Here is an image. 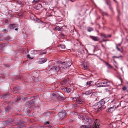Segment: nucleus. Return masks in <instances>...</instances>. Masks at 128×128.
I'll return each instance as SVG.
<instances>
[{
  "instance_id": "f257e3e1",
  "label": "nucleus",
  "mask_w": 128,
  "mask_h": 128,
  "mask_svg": "<svg viewBox=\"0 0 128 128\" xmlns=\"http://www.w3.org/2000/svg\"><path fill=\"white\" fill-rule=\"evenodd\" d=\"M111 84V82L103 80L97 83V86L98 87H106L109 86Z\"/></svg>"
},
{
  "instance_id": "f03ea898",
  "label": "nucleus",
  "mask_w": 128,
  "mask_h": 128,
  "mask_svg": "<svg viewBox=\"0 0 128 128\" xmlns=\"http://www.w3.org/2000/svg\"><path fill=\"white\" fill-rule=\"evenodd\" d=\"M93 108L95 110H96V111L98 112L100 111L102 109L98 105V104L97 103L95 104L92 106Z\"/></svg>"
},
{
  "instance_id": "7ed1b4c3",
  "label": "nucleus",
  "mask_w": 128,
  "mask_h": 128,
  "mask_svg": "<svg viewBox=\"0 0 128 128\" xmlns=\"http://www.w3.org/2000/svg\"><path fill=\"white\" fill-rule=\"evenodd\" d=\"M97 103L98 104V105L101 108H105V106L104 105L105 104V102L103 99L101 100L99 102H97Z\"/></svg>"
},
{
  "instance_id": "20e7f679",
  "label": "nucleus",
  "mask_w": 128,
  "mask_h": 128,
  "mask_svg": "<svg viewBox=\"0 0 128 128\" xmlns=\"http://www.w3.org/2000/svg\"><path fill=\"white\" fill-rule=\"evenodd\" d=\"M58 116L60 118H63L66 116V113L64 111H62L58 114Z\"/></svg>"
},
{
  "instance_id": "39448f33",
  "label": "nucleus",
  "mask_w": 128,
  "mask_h": 128,
  "mask_svg": "<svg viewBox=\"0 0 128 128\" xmlns=\"http://www.w3.org/2000/svg\"><path fill=\"white\" fill-rule=\"evenodd\" d=\"M83 120L84 122L87 124L90 123L92 121L91 119L88 117H85L84 118H83Z\"/></svg>"
},
{
  "instance_id": "423d86ee",
  "label": "nucleus",
  "mask_w": 128,
  "mask_h": 128,
  "mask_svg": "<svg viewBox=\"0 0 128 128\" xmlns=\"http://www.w3.org/2000/svg\"><path fill=\"white\" fill-rule=\"evenodd\" d=\"M72 100H74V102H77V101L78 102V103L81 104L83 102V101L80 99H78V98L77 97H75L72 98Z\"/></svg>"
},
{
  "instance_id": "0eeeda50",
  "label": "nucleus",
  "mask_w": 128,
  "mask_h": 128,
  "mask_svg": "<svg viewBox=\"0 0 128 128\" xmlns=\"http://www.w3.org/2000/svg\"><path fill=\"white\" fill-rule=\"evenodd\" d=\"M93 128H99V125L98 124V120H96L94 121V124L93 125Z\"/></svg>"
},
{
  "instance_id": "6e6552de",
  "label": "nucleus",
  "mask_w": 128,
  "mask_h": 128,
  "mask_svg": "<svg viewBox=\"0 0 128 128\" xmlns=\"http://www.w3.org/2000/svg\"><path fill=\"white\" fill-rule=\"evenodd\" d=\"M46 61V58H40L38 60V63L40 64H42L45 62Z\"/></svg>"
},
{
  "instance_id": "1a4fd4ad",
  "label": "nucleus",
  "mask_w": 128,
  "mask_h": 128,
  "mask_svg": "<svg viewBox=\"0 0 128 128\" xmlns=\"http://www.w3.org/2000/svg\"><path fill=\"white\" fill-rule=\"evenodd\" d=\"M116 108V107L114 106L112 107H110L106 110V112H112L114 111Z\"/></svg>"
},
{
  "instance_id": "9d476101",
  "label": "nucleus",
  "mask_w": 128,
  "mask_h": 128,
  "mask_svg": "<svg viewBox=\"0 0 128 128\" xmlns=\"http://www.w3.org/2000/svg\"><path fill=\"white\" fill-rule=\"evenodd\" d=\"M51 70L54 71L56 72L58 71L60 69V67L58 66H52L51 68Z\"/></svg>"
},
{
  "instance_id": "9b49d317",
  "label": "nucleus",
  "mask_w": 128,
  "mask_h": 128,
  "mask_svg": "<svg viewBox=\"0 0 128 128\" xmlns=\"http://www.w3.org/2000/svg\"><path fill=\"white\" fill-rule=\"evenodd\" d=\"M68 66V64H66V62H64L62 64L61 68L62 69H65L67 68Z\"/></svg>"
},
{
  "instance_id": "f8f14e48",
  "label": "nucleus",
  "mask_w": 128,
  "mask_h": 128,
  "mask_svg": "<svg viewBox=\"0 0 128 128\" xmlns=\"http://www.w3.org/2000/svg\"><path fill=\"white\" fill-rule=\"evenodd\" d=\"M90 37L91 38L94 40L96 41L98 40V38L97 36H90Z\"/></svg>"
},
{
  "instance_id": "ddd939ff",
  "label": "nucleus",
  "mask_w": 128,
  "mask_h": 128,
  "mask_svg": "<svg viewBox=\"0 0 128 128\" xmlns=\"http://www.w3.org/2000/svg\"><path fill=\"white\" fill-rule=\"evenodd\" d=\"M16 24H12L10 25L9 27L11 29L16 27Z\"/></svg>"
},
{
  "instance_id": "4468645a",
  "label": "nucleus",
  "mask_w": 128,
  "mask_h": 128,
  "mask_svg": "<svg viewBox=\"0 0 128 128\" xmlns=\"http://www.w3.org/2000/svg\"><path fill=\"white\" fill-rule=\"evenodd\" d=\"M58 96L61 98H63L64 94L61 92H58Z\"/></svg>"
},
{
  "instance_id": "2eb2a0df",
  "label": "nucleus",
  "mask_w": 128,
  "mask_h": 128,
  "mask_svg": "<svg viewBox=\"0 0 128 128\" xmlns=\"http://www.w3.org/2000/svg\"><path fill=\"white\" fill-rule=\"evenodd\" d=\"M18 87H16L14 88V93H16L18 90Z\"/></svg>"
},
{
  "instance_id": "dca6fc26",
  "label": "nucleus",
  "mask_w": 128,
  "mask_h": 128,
  "mask_svg": "<svg viewBox=\"0 0 128 128\" xmlns=\"http://www.w3.org/2000/svg\"><path fill=\"white\" fill-rule=\"evenodd\" d=\"M91 94V92L90 91H88L84 93V94L86 95H89Z\"/></svg>"
},
{
  "instance_id": "f3484780",
  "label": "nucleus",
  "mask_w": 128,
  "mask_h": 128,
  "mask_svg": "<svg viewBox=\"0 0 128 128\" xmlns=\"http://www.w3.org/2000/svg\"><path fill=\"white\" fill-rule=\"evenodd\" d=\"M37 7L38 8V9H37L39 10L40 9L42 8V5L40 4H39L37 5Z\"/></svg>"
},
{
  "instance_id": "a211bd4d",
  "label": "nucleus",
  "mask_w": 128,
  "mask_h": 128,
  "mask_svg": "<svg viewBox=\"0 0 128 128\" xmlns=\"http://www.w3.org/2000/svg\"><path fill=\"white\" fill-rule=\"evenodd\" d=\"M89 126H86L84 125H82L80 127V128H88Z\"/></svg>"
},
{
  "instance_id": "6ab92c4d",
  "label": "nucleus",
  "mask_w": 128,
  "mask_h": 128,
  "mask_svg": "<svg viewBox=\"0 0 128 128\" xmlns=\"http://www.w3.org/2000/svg\"><path fill=\"white\" fill-rule=\"evenodd\" d=\"M105 63L106 65V66H107V67L108 68H111L112 67L111 66L110 64H109L108 63H107L106 62H105Z\"/></svg>"
},
{
  "instance_id": "aec40b11",
  "label": "nucleus",
  "mask_w": 128,
  "mask_h": 128,
  "mask_svg": "<svg viewBox=\"0 0 128 128\" xmlns=\"http://www.w3.org/2000/svg\"><path fill=\"white\" fill-rule=\"evenodd\" d=\"M83 69L85 70L87 68V65L86 64L84 63L83 65Z\"/></svg>"
},
{
  "instance_id": "412c9836",
  "label": "nucleus",
  "mask_w": 128,
  "mask_h": 128,
  "mask_svg": "<svg viewBox=\"0 0 128 128\" xmlns=\"http://www.w3.org/2000/svg\"><path fill=\"white\" fill-rule=\"evenodd\" d=\"M66 90V91L68 92H70L71 91V90L70 88L66 89V88H63L62 90L64 91H65V90Z\"/></svg>"
},
{
  "instance_id": "4be33fe9",
  "label": "nucleus",
  "mask_w": 128,
  "mask_h": 128,
  "mask_svg": "<svg viewBox=\"0 0 128 128\" xmlns=\"http://www.w3.org/2000/svg\"><path fill=\"white\" fill-rule=\"evenodd\" d=\"M93 30V29H92V28L90 27L88 28L87 29V31L89 32H91Z\"/></svg>"
},
{
  "instance_id": "5701e85b",
  "label": "nucleus",
  "mask_w": 128,
  "mask_h": 128,
  "mask_svg": "<svg viewBox=\"0 0 128 128\" xmlns=\"http://www.w3.org/2000/svg\"><path fill=\"white\" fill-rule=\"evenodd\" d=\"M32 102L33 100H30L28 102V104H29L30 105H32L34 104V103Z\"/></svg>"
},
{
  "instance_id": "b1692460",
  "label": "nucleus",
  "mask_w": 128,
  "mask_h": 128,
  "mask_svg": "<svg viewBox=\"0 0 128 128\" xmlns=\"http://www.w3.org/2000/svg\"><path fill=\"white\" fill-rule=\"evenodd\" d=\"M60 48L62 49H64L65 48L66 46L64 45H61L60 46Z\"/></svg>"
},
{
  "instance_id": "393cba45",
  "label": "nucleus",
  "mask_w": 128,
  "mask_h": 128,
  "mask_svg": "<svg viewBox=\"0 0 128 128\" xmlns=\"http://www.w3.org/2000/svg\"><path fill=\"white\" fill-rule=\"evenodd\" d=\"M27 57L28 58L30 59H32L33 58L32 56H30V55H28Z\"/></svg>"
},
{
  "instance_id": "a878e982",
  "label": "nucleus",
  "mask_w": 128,
  "mask_h": 128,
  "mask_svg": "<svg viewBox=\"0 0 128 128\" xmlns=\"http://www.w3.org/2000/svg\"><path fill=\"white\" fill-rule=\"evenodd\" d=\"M92 82V81H90L89 82H86V84L87 85H90Z\"/></svg>"
},
{
  "instance_id": "bb28decb",
  "label": "nucleus",
  "mask_w": 128,
  "mask_h": 128,
  "mask_svg": "<svg viewBox=\"0 0 128 128\" xmlns=\"http://www.w3.org/2000/svg\"><path fill=\"white\" fill-rule=\"evenodd\" d=\"M55 29L56 30H60L61 28L60 27L58 26H57L55 28Z\"/></svg>"
},
{
  "instance_id": "cd10ccee",
  "label": "nucleus",
  "mask_w": 128,
  "mask_h": 128,
  "mask_svg": "<svg viewBox=\"0 0 128 128\" xmlns=\"http://www.w3.org/2000/svg\"><path fill=\"white\" fill-rule=\"evenodd\" d=\"M115 125V124L114 123H112L110 124V126L112 128H115V127L114 126Z\"/></svg>"
},
{
  "instance_id": "c85d7f7f",
  "label": "nucleus",
  "mask_w": 128,
  "mask_h": 128,
  "mask_svg": "<svg viewBox=\"0 0 128 128\" xmlns=\"http://www.w3.org/2000/svg\"><path fill=\"white\" fill-rule=\"evenodd\" d=\"M39 0H34L33 2L34 4H36L39 1Z\"/></svg>"
},
{
  "instance_id": "c756f323",
  "label": "nucleus",
  "mask_w": 128,
  "mask_h": 128,
  "mask_svg": "<svg viewBox=\"0 0 128 128\" xmlns=\"http://www.w3.org/2000/svg\"><path fill=\"white\" fill-rule=\"evenodd\" d=\"M13 121V120L12 119H11V120H7L6 121V122L7 123H9L10 122H12Z\"/></svg>"
},
{
  "instance_id": "7c9ffc66",
  "label": "nucleus",
  "mask_w": 128,
  "mask_h": 128,
  "mask_svg": "<svg viewBox=\"0 0 128 128\" xmlns=\"http://www.w3.org/2000/svg\"><path fill=\"white\" fill-rule=\"evenodd\" d=\"M122 89L123 90L125 91L126 90L127 88L126 86H124L123 87Z\"/></svg>"
},
{
  "instance_id": "2f4dec72",
  "label": "nucleus",
  "mask_w": 128,
  "mask_h": 128,
  "mask_svg": "<svg viewBox=\"0 0 128 128\" xmlns=\"http://www.w3.org/2000/svg\"><path fill=\"white\" fill-rule=\"evenodd\" d=\"M20 98L19 97H18L16 98V102H17L18 101L20 100Z\"/></svg>"
},
{
  "instance_id": "473e14b6",
  "label": "nucleus",
  "mask_w": 128,
  "mask_h": 128,
  "mask_svg": "<svg viewBox=\"0 0 128 128\" xmlns=\"http://www.w3.org/2000/svg\"><path fill=\"white\" fill-rule=\"evenodd\" d=\"M116 49H117V50L118 51H120V52H122V51H120V48H118V46H117V45H116Z\"/></svg>"
},
{
  "instance_id": "72a5a7b5",
  "label": "nucleus",
  "mask_w": 128,
  "mask_h": 128,
  "mask_svg": "<svg viewBox=\"0 0 128 128\" xmlns=\"http://www.w3.org/2000/svg\"><path fill=\"white\" fill-rule=\"evenodd\" d=\"M103 36L104 38H107V37H110V35H108V36H106L105 35H103Z\"/></svg>"
},
{
  "instance_id": "f704fd0d",
  "label": "nucleus",
  "mask_w": 128,
  "mask_h": 128,
  "mask_svg": "<svg viewBox=\"0 0 128 128\" xmlns=\"http://www.w3.org/2000/svg\"><path fill=\"white\" fill-rule=\"evenodd\" d=\"M46 54V52H40V54Z\"/></svg>"
},
{
  "instance_id": "c9c22d12",
  "label": "nucleus",
  "mask_w": 128,
  "mask_h": 128,
  "mask_svg": "<svg viewBox=\"0 0 128 128\" xmlns=\"http://www.w3.org/2000/svg\"><path fill=\"white\" fill-rule=\"evenodd\" d=\"M44 124H45L46 125V124H49V123L48 122H44Z\"/></svg>"
},
{
  "instance_id": "e433bc0d",
  "label": "nucleus",
  "mask_w": 128,
  "mask_h": 128,
  "mask_svg": "<svg viewBox=\"0 0 128 128\" xmlns=\"http://www.w3.org/2000/svg\"><path fill=\"white\" fill-rule=\"evenodd\" d=\"M9 38H10L9 37H7L5 38V40H8Z\"/></svg>"
},
{
  "instance_id": "4c0bfd02",
  "label": "nucleus",
  "mask_w": 128,
  "mask_h": 128,
  "mask_svg": "<svg viewBox=\"0 0 128 128\" xmlns=\"http://www.w3.org/2000/svg\"><path fill=\"white\" fill-rule=\"evenodd\" d=\"M107 15V14L106 13V12H104L103 13V15Z\"/></svg>"
},
{
  "instance_id": "58836bf2",
  "label": "nucleus",
  "mask_w": 128,
  "mask_h": 128,
  "mask_svg": "<svg viewBox=\"0 0 128 128\" xmlns=\"http://www.w3.org/2000/svg\"><path fill=\"white\" fill-rule=\"evenodd\" d=\"M113 57L114 58H119L120 57L119 56H113Z\"/></svg>"
},
{
  "instance_id": "ea45409f",
  "label": "nucleus",
  "mask_w": 128,
  "mask_h": 128,
  "mask_svg": "<svg viewBox=\"0 0 128 128\" xmlns=\"http://www.w3.org/2000/svg\"><path fill=\"white\" fill-rule=\"evenodd\" d=\"M122 42H121V43H120V44H118V45H116L117 46H120V45L122 43Z\"/></svg>"
},
{
  "instance_id": "a19ab883",
  "label": "nucleus",
  "mask_w": 128,
  "mask_h": 128,
  "mask_svg": "<svg viewBox=\"0 0 128 128\" xmlns=\"http://www.w3.org/2000/svg\"><path fill=\"white\" fill-rule=\"evenodd\" d=\"M18 30V28H16L15 29V30Z\"/></svg>"
},
{
  "instance_id": "79ce46f5",
  "label": "nucleus",
  "mask_w": 128,
  "mask_h": 128,
  "mask_svg": "<svg viewBox=\"0 0 128 128\" xmlns=\"http://www.w3.org/2000/svg\"><path fill=\"white\" fill-rule=\"evenodd\" d=\"M114 1L115 2H116L117 3V2L116 1V0H114Z\"/></svg>"
},
{
  "instance_id": "37998d69",
  "label": "nucleus",
  "mask_w": 128,
  "mask_h": 128,
  "mask_svg": "<svg viewBox=\"0 0 128 128\" xmlns=\"http://www.w3.org/2000/svg\"><path fill=\"white\" fill-rule=\"evenodd\" d=\"M76 106V104L74 105V106Z\"/></svg>"
},
{
  "instance_id": "c03bdc74",
  "label": "nucleus",
  "mask_w": 128,
  "mask_h": 128,
  "mask_svg": "<svg viewBox=\"0 0 128 128\" xmlns=\"http://www.w3.org/2000/svg\"><path fill=\"white\" fill-rule=\"evenodd\" d=\"M121 70H122V68H121Z\"/></svg>"
},
{
  "instance_id": "a18cd8bd",
  "label": "nucleus",
  "mask_w": 128,
  "mask_h": 128,
  "mask_svg": "<svg viewBox=\"0 0 128 128\" xmlns=\"http://www.w3.org/2000/svg\"><path fill=\"white\" fill-rule=\"evenodd\" d=\"M114 60V62L115 63H116V61H115Z\"/></svg>"
},
{
  "instance_id": "49530a36",
  "label": "nucleus",
  "mask_w": 128,
  "mask_h": 128,
  "mask_svg": "<svg viewBox=\"0 0 128 128\" xmlns=\"http://www.w3.org/2000/svg\"><path fill=\"white\" fill-rule=\"evenodd\" d=\"M106 3L107 4H108V3L107 2H106Z\"/></svg>"
},
{
  "instance_id": "de8ad7c7",
  "label": "nucleus",
  "mask_w": 128,
  "mask_h": 128,
  "mask_svg": "<svg viewBox=\"0 0 128 128\" xmlns=\"http://www.w3.org/2000/svg\"><path fill=\"white\" fill-rule=\"evenodd\" d=\"M94 51H95V50H94Z\"/></svg>"
},
{
  "instance_id": "09e8293b",
  "label": "nucleus",
  "mask_w": 128,
  "mask_h": 128,
  "mask_svg": "<svg viewBox=\"0 0 128 128\" xmlns=\"http://www.w3.org/2000/svg\"><path fill=\"white\" fill-rule=\"evenodd\" d=\"M120 57H122V56H120Z\"/></svg>"
},
{
  "instance_id": "8fccbe9b",
  "label": "nucleus",
  "mask_w": 128,
  "mask_h": 128,
  "mask_svg": "<svg viewBox=\"0 0 128 128\" xmlns=\"http://www.w3.org/2000/svg\"><path fill=\"white\" fill-rule=\"evenodd\" d=\"M104 41H106V40H104Z\"/></svg>"
},
{
  "instance_id": "3c124183",
  "label": "nucleus",
  "mask_w": 128,
  "mask_h": 128,
  "mask_svg": "<svg viewBox=\"0 0 128 128\" xmlns=\"http://www.w3.org/2000/svg\"><path fill=\"white\" fill-rule=\"evenodd\" d=\"M90 127V126H89V127Z\"/></svg>"
},
{
  "instance_id": "603ef678",
  "label": "nucleus",
  "mask_w": 128,
  "mask_h": 128,
  "mask_svg": "<svg viewBox=\"0 0 128 128\" xmlns=\"http://www.w3.org/2000/svg\"><path fill=\"white\" fill-rule=\"evenodd\" d=\"M90 127V126H89V127Z\"/></svg>"
}]
</instances>
